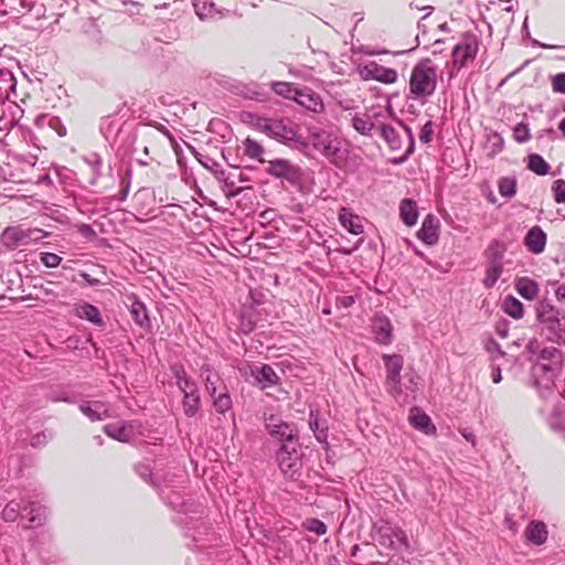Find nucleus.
I'll return each mask as SVG.
<instances>
[{
  "label": "nucleus",
  "mask_w": 565,
  "mask_h": 565,
  "mask_svg": "<svg viewBox=\"0 0 565 565\" xmlns=\"http://www.w3.org/2000/svg\"><path fill=\"white\" fill-rule=\"evenodd\" d=\"M256 126L268 137L287 146L298 147L303 145L298 131V125L294 124L289 119L259 118Z\"/></svg>",
  "instance_id": "obj_1"
},
{
  "label": "nucleus",
  "mask_w": 565,
  "mask_h": 565,
  "mask_svg": "<svg viewBox=\"0 0 565 565\" xmlns=\"http://www.w3.org/2000/svg\"><path fill=\"white\" fill-rule=\"evenodd\" d=\"M277 462L280 471L287 478L294 479L298 476L302 467L299 444L281 445L277 451Z\"/></svg>",
  "instance_id": "obj_2"
},
{
  "label": "nucleus",
  "mask_w": 565,
  "mask_h": 565,
  "mask_svg": "<svg viewBox=\"0 0 565 565\" xmlns=\"http://www.w3.org/2000/svg\"><path fill=\"white\" fill-rule=\"evenodd\" d=\"M381 114L375 110L356 111L352 115L351 126L361 136L373 138L377 135Z\"/></svg>",
  "instance_id": "obj_3"
},
{
  "label": "nucleus",
  "mask_w": 565,
  "mask_h": 565,
  "mask_svg": "<svg viewBox=\"0 0 565 565\" xmlns=\"http://www.w3.org/2000/svg\"><path fill=\"white\" fill-rule=\"evenodd\" d=\"M266 430L267 433L276 438L277 440L281 441L282 445H297L299 436H298V429L291 425L288 424L280 418L276 416H270L266 420Z\"/></svg>",
  "instance_id": "obj_4"
},
{
  "label": "nucleus",
  "mask_w": 565,
  "mask_h": 565,
  "mask_svg": "<svg viewBox=\"0 0 565 565\" xmlns=\"http://www.w3.org/2000/svg\"><path fill=\"white\" fill-rule=\"evenodd\" d=\"M136 473L147 483L151 484L154 489L159 491L160 497L169 504L173 510H177L182 513H186L189 510L186 508V503L179 502L177 494L172 495H163V492L160 490L159 483L157 482V477L152 476V469L148 463L139 462L135 466Z\"/></svg>",
  "instance_id": "obj_5"
},
{
  "label": "nucleus",
  "mask_w": 565,
  "mask_h": 565,
  "mask_svg": "<svg viewBox=\"0 0 565 565\" xmlns=\"http://www.w3.org/2000/svg\"><path fill=\"white\" fill-rule=\"evenodd\" d=\"M266 172L275 178L285 179L296 184L302 178L301 169L286 159H276L268 162Z\"/></svg>",
  "instance_id": "obj_6"
},
{
  "label": "nucleus",
  "mask_w": 565,
  "mask_h": 565,
  "mask_svg": "<svg viewBox=\"0 0 565 565\" xmlns=\"http://www.w3.org/2000/svg\"><path fill=\"white\" fill-rule=\"evenodd\" d=\"M384 364L386 367V386L392 395H401L399 387L401 371L403 367V356L399 354H385L383 355Z\"/></svg>",
  "instance_id": "obj_7"
},
{
  "label": "nucleus",
  "mask_w": 565,
  "mask_h": 565,
  "mask_svg": "<svg viewBox=\"0 0 565 565\" xmlns=\"http://www.w3.org/2000/svg\"><path fill=\"white\" fill-rule=\"evenodd\" d=\"M479 42L476 35L465 34L462 41L458 43L452 51L454 63L459 67L466 66L476 58Z\"/></svg>",
  "instance_id": "obj_8"
},
{
  "label": "nucleus",
  "mask_w": 565,
  "mask_h": 565,
  "mask_svg": "<svg viewBox=\"0 0 565 565\" xmlns=\"http://www.w3.org/2000/svg\"><path fill=\"white\" fill-rule=\"evenodd\" d=\"M559 373V366L537 361L531 367V375L536 386L551 388Z\"/></svg>",
  "instance_id": "obj_9"
},
{
  "label": "nucleus",
  "mask_w": 565,
  "mask_h": 565,
  "mask_svg": "<svg viewBox=\"0 0 565 565\" xmlns=\"http://www.w3.org/2000/svg\"><path fill=\"white\" fill-rule=\"evenodd\" d=\"M137 426L134 422H122L120 424L105 425L103 430L111 439L120 443H130L137 437Z\"/></svg>",
  "instance_id": "obj_10"
},
{
  "label": "nucleus",
  "mask_w": 565,
  "mask_h": 565,
  "mask_svg": "<svg viewBox=\"0 0 565 565\" xmlns=\"http://www.w3.org/2000/svg\"><path fill=\"white\" fill-rule=\"evenodd\" d=\"M295 102L315 114H320L324 110V104L321 96L308 87L298 89Z\"/></svg>",
  "instance_id": "obj_11"
},
{
  "label": "nucleus",
  "mask_w": 565,
  "mask_h": 565,
  "mask_svg": "<svg viewBox=\"0 0 565 565\" xmlns=\"http://www.w3.org/2000/svg\"><path fill=\"white\" fill-rule=\"evenodd\" d=\"M79 411L92 422L111 417L109 405L103 401L83 402L79 404Z\"/></svg>",
  "instance_id": "obj_12"
},
{
  "label": "nucleus",
  "mask_w": 565,
  "mask_h": 565,
  "mask_svg": "<svg viewBox=\"0 0 565 565\" xmlns=\"http://www.w3.org/2000/svg\"><path fill=\"white\" fill-rule=\"evenodd\" d=\"M364 78H373L385 84H392L397 79V73L393 68H387L372 62L361 71Z\"/></svg>",
  "instance_id": "obj_13"
},
{
  "label": "nucleus",
  "mask_w": 565,
  "mask_h": 565,
  "mask_svg": "<svg viewBox=\"0 0 565 565\" xmlns=\"http://www.w3.org/2000/svg\"><path fill=\"white\" fill-rule=\"evenodd\" d=\"M379 543L382 546L390 548H398L401 546H408L407 537L402 530H393L390 527L379 530Z\"/></svg>",
  "instance_id": "obj_14"
},
{
  "label": "nucleus",
  "mask_w": 565,
  "mask_h": 565,
  "mask_svg": "<svg viewBox=\"0 0 565 565\" xmlns=\"http://www.w3.org/2000/svg\"><path fill=\"white\" fill-rule=\"evenodd\" d=\"M372 332L375 340L382 344H388L392 341V324L387 317L376 315L371 321Z\"/></svg>",
  "instance_id": "obj_15"
},
{
  "label": "nucleus",
  "mask_w": 565,
  "mask_h": 565,
  "mask_svg": "<svg viewBox=\"0 0 565 565\" xmlns=\"http://www.w3.org/2000/svg\"><path fill=\"white\" fill-rule=\"evenodd\" d=\"M23 511H28L25 518H28L29 525L26 527L42 526L46 522V508L38 502L25 499Z\"/></svg>",
  "instance_id": "obj_16"
},
{
  "label": "nucleus",
  "mask_w": 565,
  "mask_h": 565,
  "mask_svg": "<svg viewBox=\"0 0 565 565\" xmlns=\"http://www.w3.org/2000/svg\"><path fill=\"white\" fill-rule=\"evenodd\" d=\"M313 147L327 158H333L340 151L339 141L326 132L316 136Z\"/></svg>",
  "instance_id": "obj_17"
},
{
  "label": "nucleus",
  "mask_w": 565,
  "mask_h": 565,
  "mask_svg": "<svg viewBox=\"0 0 565 565\" xmlns=\"http://www.w3.org/2000/svg\"><path fill=\"white\" fill-rule=\"evenodd\" d=\"M250 375L255 379V381H257L262 385V388L274 386L279 382V376L277 375L275 370L268 364H264L262 366H254L250 370Z\"/></svg>",
  "instance_id": "obj_18"
},
{
  "label": "nucleus",
  "mask_w": 565,
  "mask_h": 565,
  "mask_svg": "<svg viewBox=\"0 0 565 565\" xmlns=\"http://www.w3.org/2000/svg\"><path fill=\"white\" fill-rule=\"evenodd\" d=\"M524 244L533 254H541L546 245V234L540 226H533L529 230Z\"/></svg>",
  "instance_id": "obj_19"
},
{
  "label": "nucleus",
  "mask_w": 565,
  "mask_h": 565,
  "mask_svg": "<svg viewBox=\"0 0 565 565\" xmlns=\"http://www.w3.org/2000/svg\"><path fill=\"white\" fill-rule=\"evenodd\" d=\"M174 522L178 525H185V535L191 536L195 542H200V535L207 531V527L204 524V522L199 519L178 516L174 519Z\"/></svg>",
  "instance_id": "obj_20"
},
{
  "label": "nucleus",
  "mask_w": 565,
  "mask_h": 565,
  "mask_svg": "<svg viewBox=\"0 0 565 565\" xmlns=\"http://www.w3.org/2000/svg\"><path fill=\"white\" fill-rule=\"evenodd\" d=\"M547 527L542 521H531L525 529L526 540L534 545H542L547 540Z\"/></svg>",
  "instance_id": "obj_21"
},
{
  "label": "nucleus",
  "mask_w": 565,
  "mask_h": 565,
  "mask_svg": "<svg viewBox=\"0 0 565 565\" xmlns=\"http://www.w3.org/2000/svg\"><path fill=\"white\" fill-rule=\"evenodd\" d=\"M74 313L79 319L87 320L95 326L100 327L104 324L99 309L92 303L83 302L75 306Z\"/></svg>",
  "instance_id": "obj_22"
},
{
  "label": "nucleus",
  "mask_w": 565,
  "mask_h": 565,
  "mask_svg": "<svg viewBox=\"0 0 565 565\" xmlns=\"http://www.w3.org/2000/svg\"><path fill=\"white\" fill-rule=\"evenodd\" d=\"M29 236L28 232L19 227H8L3 231L1 239L7 247L14 249L22 244H26Z\"/></svg>",
  "instance_id": "obj_23"
},
{
  "label": "nucleus",
  "mask_w": 565,
  "mask_h": 565,
  "mask_svg": "<svg viewBox=\"0 0 565 565\" xmlns=\"http://www.w3.org/2000/svg\"><path fill=\"white\" fill-rule=\"evenodd\" d=\"M409 89L415 98L424 97V61H419L413 70Z\"/></svg>",
  "instance_id": "obj_24"
},
{
  "label": "nucleus",
  "mask_w": 565,
  "mask_h": 565,
  "mask_svg": "<svg viewBox=\"0 0 565 565\" xmlns=\"http://www.w3.org/2000/svg\"><path fill=\"white\" fill-rule=\"evenodd\" d=\"M518 294L526 300H534L539 295V285L529 277H520L515 280Z\"/></svg>",
  "instance_id": "obj_25"
},
{
  "label": "nucleus",
  "mask_w": 565,
  "mask_h": 565,
  "mask_svg": "<svg viewBox=\"0 0 565 565\" xmlns=\"http://www.w3.org/2000/svg\"><path fill=\"white\" fill-rule=\"evenodd\" d=\"M399 216L405 225L413 226L418 218V207L414 200L404 199L399 204Z\"/></svg>",
  "instance_id": "obj_26"
},
{
  "label": "nucleus",
  "mask_w": 565,
  "mask_h": 565,
  "mask_svg": "<svg viewBox=\"0 0 565 565\" xmlns=\"http://www.w3.org/2000/svg\"><path fill=\"white\" fill-rule=\"evenodd\" d=\"M129 311H130V315H131L134 321L138 326H140L142 328L150 327V319H149V316H148L147 308H146L145 303L141 302L135 296L131 297V305H130Z\"/></svg>",
  "instance_id": "obj_27"
},
{
  "label": "nucleus",
  "mask_w": 565,
  "mask_h": 565,
  "mask_svg": "<svg viewBox=\"0 0 565 565\" xmlns=\"http://www.w3.org/2000/svg\"><path fill=\"white\" fill-rule=\"evenodd\" d=\"M505 244L500 241H492L486 250L488 263L503 265Z\"/></svg>",
  "instance_id": "obj_28"
},
{
  "label": "nucleus",
  "mask_w": 565,
  "mask_h": 565,
  "mask_svg": "<svg viewBox=\"0 0 565 565\" xmlns=\"http://www.w3.org/2000/svg\"><path fill=\"white\" fill-rule=\"evenodd\" d=\"M309 417H310L309 418V427L313 431L316 439L320 444H326L327 445L328 444L327 443V439H328V427H327L326 423H321L319 417H318V414L313 413V411L310 412V416Z\"/></svg>",
  "instance_id": "obj_29"
},
{
  "label": "nucleus",
  "mask_w": 565,
  "mask_h": 565,
  "mask_svg": "<svg viewBox=\"0 0 565 565\" xmlns=\"http://www.w3.org/2000/svg\"><path fill=\"white\" fill-rule=\"evenodd\" d=\"M24 503V498H21L20 500L9 501L2 510V520L6 522L15 521L21 515V511L23 510Z\"/></svg>",
  "instance_id": "obj_30"
},
{
  "label": "nucleus",
  "mask_w": 565,
  "mask_h": 565,
  "mask_svg": "<svg viewBox=\"0 0 565 565\" xmlns=\"http://www.w3.org/2000/svg\"><path fill=\"white\" fill-rule=\"evenodd\" d=\"M559 313V310L548 301H541L536 308L537 320L544 326Z\"/></svg>",
  "instance_id": "obj_31"
},
{
  "label": "nucleus",
  "mask_w": 565,
  "mask_h": 565,
  "mask_svg": "<svg viewBox=\"0 0 565 565\" xmlns=\"http://www.w3.org/2000/svg\"><path fill=\"white\" fill-rule=\"evenodd\" d=\"M527 169L543 177L550 173L551 166L541 154L532 153L527 157Z\"/></svg>",
  "instance_id": "obj_32"
},
{
  "label": "nucleus",
  "mask_w": 565,
  "mask_h": 565,
  "mask_svg": "<svg viewBox=\"0 0 565 565\" xmlns=\"http://www.w3.org/2000/svg\"><path fill=\"white\" fill-rule=\"evenodd\" d=\"M205 387L210 396H214L217 393V385L222 383L221 377L217 373H213L211 366L207 364L202 365L201 375L204 376Z\"/></svg>",
  "instance_id": "obj_33"
},
{
  "label": "nucleus",
  "mask_w": 565,
  "mask_h": 565,
  "mask_svg": "<svg viewBox=\"0 0 565 565\" xmlns=\"http://www.w3.org/2000/svg\"><path fill=\"white\" fill-rule=\"evenodd\" d=\"M440 223L431 214L426 215V245H434L439 238Z\"/></svg>",
  "instance_id": "obj_34"
},
{
  "label": "nucleus",
  "mask_w": 565,
  "mask_h": 565,
  "mask_svg": "<svg viewBox=\"0 0 565 565\" xmlns=\"http://www.w3.org/2000/svg\"><path fill=\"white\" fill-rule=\"evenodd\" d=\"M211 397L213 399V406L217 413L225 414L232 408V398L226 386H224L220 393H216Z\"/></svg>",
  "instance_id": "obj_35"
},
{
  "label": "nucleus",
  "mask_w": 565,
  "mask_h": 565,
  "mask_svg": "<svg viewBox=\"0 0 565 565\" xmlns=\"http://www.w3.org/2000/svg\"><path fill=\"white\" fill-rule=\"evenodd\" d=\"M377 135H380L392 149L399 147L398 135L391 125L381 121Z\"/></svg>",
  "instance_id": "obj_36"
},
{
  "label": "nucleus",
  "mask_w": 565,
  "mask_h": 565,
  "mask_svg": "<svg viewBox=\"0 0 565 565\" xmlns=\"http://www.w3.org/2000/svg\"><path fill=\"white\" fill-rule=\"evenodd\" d=\"M340 221L343 227H345L350 233L354 235L363 233V225L359 217L347 213L344 209L340 213Z\"/></svg>",
  "instance_id": "obj_37"
},
{
  "label": "nucleus",
  "mask_w": 565,
  "mask_h": 565,
  "mask_svg": "<svg viewBox=\"0 0 565 565\" xmlns=\"http://www.w3.org/2000/svg\"><path fill=\"white\" fill-rule=\"evenodd\" d=\"M194 10L201 20L212 19L218 13L215 4L210 0H196Z\"/></svg>",
  "instance_id": "obj_38"
},
{
  "label": "nucleus",
  "mask_w": 565,
  "mask_h": 565,
  "mask_svg": "<svg viewBox=\"0 0 565 565\" xmlns=\"http://www.w3.org/2000/svg\"><path fill=\"white\" fill-rule=\"evenodd\" d=\"M503 310L507 315L514 319L523 317V303L513 296H507L503 301Z\"/></svg>",
  "instance_id": "obj_39"
},
{
  "label": "nucleus",
  "mask_w": 565,
  "mask_h": 565,
  "mask_svg": "<svg viewBox=\"0 0 565 565\" xmlns=\"http://www.w3.org/2000/svg\"><path fill=\"white\" fill-rule=\"evenodd\" d=\"M502 273H503V265L488 263L487 268H486V276L482 280L483 286L487 289L492 288L497 284V281L500 278V276L502 275Z\"/></svg>",
  "instance_id": "obj_40"
},
{
  "label": "nucleus",
  "mask_w": 565,
  "mask_h": 565,
  "mask_svg": "<svg viewBox=\"0 0 565 565\" xmlns=\"http://www.w3.org/2000/svg\"><path fill=\"white\" fill-rule=\"evenodd\" d=\"M200 395L198 392L183 395L182 406L184 414L189 417L194 416L200 407Z\"/></svg>",
  "instance_id": "obj_41"
},
{
  "label": "nucleus",
  "mask_w": 565,
  "mask_h": 565,
  "mask_svg": "<svg viewBox=\"0 0 565 565\" xmlns=\"http://www.w3.org/2000/svg\"><path fill=\"white\" fill-rule=\"evenodd\" d=\"M271 89L279 96H282L284 98L292 99L296 98V93L299 88L294 86L291 83L287 82H273L271 83Z\"/></svg>",
  "instance_id": "obj_42"
},
{
  "label": "nucleus",
  "mask_w": 565,
  "mask_h": 565,
  "mask_svg": "<svg viewBox=\"0 0 565 565\" xmlns=\"http://www.w3.org/2000/svg\"><path fill=\"white\" fill-rule=\"evenodd\" d=\"M244 145V153L250 159H257L260 162L265 160L262 159V154L264 153V147L258 143L256 140L252 138H246L243 142Z\"/></svg>",
  "instance_id": "obj_43"
},
{
  "label": "nucleus",
  "mask_w": 565,
  "mask_h": 565,
  "mask_svg": "<svg viewBox=\"0 0 565 565\" xmlns=\"http://www.w3.org/2000/svg\"><path fill=\"white\" fill-rule=\"evenodd\" d=\"M499 193L503 198H512L516 193V180L513 177H503L498 182Z\"/></svg>",
  "instance_id": "obj_44"
},
{
  "label": "nucleus",
  "mask_w": 565,
  "mask_h": 565,
  "mask_svg": "<svg viewBox=\"0 0 565 565\" xmlns=\"http://www.w3.org/2000/svg\"><path fill=\"white\" fill-rule=\"evenodd\" d=\"M558 339L565 338V315L559 313L545 326Z\"/></svg>",
  "instance_id": "obj_45"
},
{
  "label": "nucleus",
  "mask_w": 565,
  "mask_h": 565,
  "mask_svg": "<svg viewBox=\"0 0 565 565\" xmlns=\"http://www.w3.org/2000/svg\"><path fill=\"white\" fill-rule=\"evenodd\" d=\"M561 352L556 348H544L539 351V361H551L553 365L559 366Z\"/></svg>",
  "instance_id": "obj_46"
},
{
  "label": "nucleus",
  "mask_w": 565,
  "mask_h": 565,
  "mask_svg": "<svg viewBox=\"0 0 565 565\" xmlns=\"http://www.w3.org/2000/svg\"><path fill=\"white\" fill-rule=\"evenodd\" d=\"M408 420L414 428L424 431V411L420 407L411 408Z\"/></svg>",
  "instance_id": "obj_47"
},
{
  "label": "nucleus",
  "mask_w": 565,
  "mask_h": 565,
  "mask_svg": "<svg viewBox=\"0 0 565 565\" xmlns=\"http://www.w3.org/2000/svg\"><path fill=\"white\" fill-rule=\"evenodd\" d=\"M177 384L183 395L198 392L195 382L188 377L185 372H182V377H180V382Z\"/></svg>",
  "instance_id": "obj_48"
},
{
  "label": "nucleus",
  "mask_w": 565,
  "mask_h": 565,
  "mask_svg": "<svg viewBox=\"0 0 565 565\" xmlns=\"http://www.w3.org/2000/svg\"><path fill=\"white\" fill-rule=\"evenodd\" d=\"M552 191L556 203H565V180L558 179L554 181Z\"/></svg>",
  "instance_id": "obj_49"
},
{
  "label": "nucleus",
  "mask_w": 565,
  "mask_h": 565,
  "mask_svg": "<svg viewBox=\"0 0 565 565\" xmlns=\"http://www.w3.org/2000/svg\"><path fill=\"white\" fill-rule=\"evenodd\" d=\"M437 72L434 67L426 65V96L434 93L436 88Z\"/></svg>",
  "instance_id": "obj_50"
},
{
  "label": "nucleus",
  "mask_w": 565,
  "mask_h": 565,
  "mask_svg": "<svg viewBox=\"0 0 565 565\" xmlns=\"http://www.w3.org/2000/svg\"><path fill=\"white\" fill-rule=\"evenodd\" d=\"M41 262L49 268H55L61 264L62 257L54 253L46 252L41 254Z\"/></svg>",
  "instance_id": "obj_51"
},
{
  "label": "nucleus",
  "mask_w": 565,
  "mask_h": 565,
  "mask_svg": "<svg viewBox=\"0 0 565 565\" xmlns=\"http://www.w3.org/2000/svg\"><path fill=\"white\" fill-rule=\"evenodd\" d=\"M306 527L308 531L316 533L317 535H323L327 533V525L318 519H309Z\"/></svg>",
  "instance_id": "obj_52"
},
{
  "label": "nucleus",
  "mask_w": 565,
  "mask_h": 565,
  "mask_svg": "<svg viewBox=\"0 0 565 565\" xmlns=\"http://www.w3.org/2000/svg\"><path fill=\"white\" fill-rule=\"evenodd\" d=\"M513 136L518 142H525L530 139V130L526 125L518 124L513 130Z\"/></svg>",
  "instance_id": "obj_53"
},
{
  "label": "nucleus",
  "mask_w": 565,
  "mask_h": 565,
  "mask_svg": "<svg viewBox=\"0 0 565 565\" xmlns=\"http://www.w3.org/2000/svg\"><path fill=\"white\" fill-rule=\"evenodd\" d=\"M92 173L93 178L90 180V184H95L97 178L100 177V168H102V158L98 154H93L90 160Z\"/></svg>",
  "instance_id": "obj_54"
},
{
  "label": "nucleus",
  "mask_w": 565,
  "mask_h": 565,
  "mask_svg": "<svg viewBox=\"0 0 565 565\" xmlns=\"http://www.w3.org/2000/svg\"><path fill=\"white\" fill-rule=\"evenodd\" d=\"M552 87L555 93L565 94V73H558L553 77Z\"/></svg>",
  "instance_id": "obj_55"
},
{
  "label": "nucleus",
  "mask_w": 565,
  "mask_h": 565,
  "mask_svg": "<svg viewBox=\"0 0 565 565\" xmlns=\"http://www.w3.org/2000/svg\"><path fill=\"white\" fill-rule=\"evenodd\" d=\"M355 303V297L351 295L339 296L335 299V307L348 309Z\"/></svg>",
  "instance_id": "obj_56"
},
{
  "label": "nucleus",
  "mask_w": 565,
  "mask_h": 565,
  "mask_svg": "<svg viewBox=\"0 0 565 565\" xmlns=\"http://www.w3.org/2000/svg\"><path fill=\"white\" fill-rule=\"evenodd\" d=\"M198 156L199 153H196L195 157L205 169L212 171L214 174H217L220 164L215 160L207 158L206 161H203Z\"/></svg>",
  "instance_id": "obj_57"
},
{
  "label": "nucleus",
  "mask_w": 565,
  "mask_h": 565,
  "mask_svg": "<svg viewBox=\"0 0 565 565\" xmlns=\"http://www.w3.org/2000/svg\"><path fill=\"white\" fill-rule=\"evenodd\" d=\"M46 443H47V436L45 433H39V434L32 436L30 439V444L33 447H42V446L46 445Z\"/></svg>",
  "instance_id": "obj_58"
},
{
  "label": "nucleus",
  "mask_w": 565,
  "mask_h": 565,
  "mask_svg": "<svg viewBox=\"0 0 565 565\" xmlns=\"http://www.w3.org/2000/svg\"><path fill=\"white\" fill-rule=\"evenodd\" d=\"M486 350L489 353H494L495 352L499 356H503L504 355V352L502 351L501 345L495 340H490L486 344Z\"/></svg>",
  "instance_id": "obj_59"
},
{
  "label": "nucleus",
  "mask_w": 565,
  "mask_h": 565,
  "mask_svg": "<svg viewBox=\"0 0 565 565\" xmlns=\"http://www.w3.org/2000/svg\"><path fill=\"white\" fill-rule=\"evenodd\" d=\"M78 275L88 286L96 287L102 285V281L99 279L92 277L89 274L85 271H81Z\"/></svg>",
  "instance_id": "obj_60"
},
{
  "label": "nucleus",
  "mask_w": 565,
  "mask_h": 565,
  "mask_svg": "<svg viewBox=\"0 0 565 565\" xmlns=\"http://www.w3.org/2000/svg\"><path fill=\"white\" fill-rule=\"evenodd\" d=\"M459 433L473 447L477 445V437L469 428H460Z\"/></svg>",
  "instance_id": "obj_61"
},
{
  "label": "nucleus",
  "mask_w": 565,
  "mask_h": 565,
  "mask_svg": "<svg viewBox=\"0 0 565 565\" xmlns=\"http://www.w3.org/2000/svg\"><path fill=\"white\" fill-rule=\"evenodd\" d=\"M79 233L85 236L86 238H94L96 236V232L94 228L88 224H81L78 226Z\"/></svg>",
  "instance_id": "obj_62"
},
{
  "label": "nucleus",
  "mask_w": 565,
  "mask_h": 565,
  "mask_svg": "<svg viewBox=\"0 0 565 565\" xmlns=\"http://www.w3.org/2000/svg\"><path fill=\"white\" fill-rule=\"evenodd\" d=\"M425 431H426V435H435L436 433V427L434 425V423L431 422V419L426 415V422H425Z\"/></svg>",
  "instance_id": "obj_63"
},
{
  "label": "nucleus",
  "mask_w": 565,
  "mask_h": 565,
  "mask_svg": "<svg viewBox=\"0 0 565 565\" xmlns=\"http://www.w3.org/2000/svg\"><path fill=\"white\" fill-rule=\"evenodd\" d=\"M555 297L558 301L565 302V284H562L556 288Z\"/></svg>",
  "instance_id": "obj_64"
}]
</instances>
